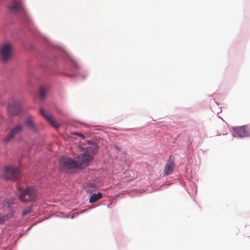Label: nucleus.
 <instances>
[{
    "label": "nucleus",
    "instance_id": "obj_10",
    "mask_svg": "<svg viewBox=\"0 0 250 250\" xmlns=\"http://www.w3.org/2000/svg\"><path fill=\"white\" fill-rule=\"evenodd\" d=\"M24 124L25 126L32 132L36 133L38 132V129L36 124L34 123V118L30 115L25 120Z\"/></svg>",
    "mask_w": 250,
    "mask_h": 250
},
{
    "label": "nucleus",
    "instance_id": "obj_12",
    "mask_svg": "<svg viewBox=\"0 0 250 250\" xmlns=\"http://www.w3.org/2000/svg\"><path fill=\"white\" fill-rule=\"evenodd\" d=\"M234 132L240 137H247L249 132L245 126L236 127L233 128Z\"/></svg>",
    "mask_w": 250,
    "mask_h": 250
},
{
    "label": "nucleus",
    "instance_id": "obj_17",
    "mask_svg": "<svg viewBox=\"0 0 250 250\" xmlns=\"http://www.w3.org/2000/svg\"><path fill=\"white\" fill-rule=\"evenodd\" d=\"M47 93V89L46 87H41L40 88V97L41 99H43L45 97Z\"/></svg>",
    "mask_w": 250,
    "mask_h": 250
},
{
    "label": "nucleus",
    "instance_id": "obj_16",
    "mask_svg": "<svg viewBox=\"0 0 250 250\" xmlns=\"http://www.w3.org/2000/svg\"><path fill=\"white\" fill-rule=\"evenodd\" d=\"M32 211V206H28V207H26L23 210L22 213V216H23V217L25 216L30 214V213H31Z\"/></svg>",
    "mask_w": 250,
    "mask_h": 250
},
{
    "label": "nucleus",
    "instance_id": "obj_7",
    "mask_svg": "<svg viewBox=\"0 0 250 250\" xmlns=\"http://www.w3.org/2000/svg\"><path fill=\"white\" fill-rule=\"evenodd\" d=\"M7 110L10 115L15 116L21 111V105L17 100H12L8 104Z\"/></svg>",
    "mask_w": 250,
    "mask_h": 250
},
{
    "label": "nucleus",
    "instance_id": "obj_4",
    "mask_svg": "<svg viewBox=\"0 0 250 250\" xmlns=\"http://www.w3.org/2000/svg\"><path fill=\"white\" fill-rule=\"evenodd\" d=\"M2 177L6 179L16 180L20 177V171L18 167L13 166H7L4 167Z\"/></svg>",
    "mask_w": 250,
    "mask_h": 250
},
{
    "label": "nucleus",
    "instance_id": "obj_8",
    "mask_svg": "<svg viewBox=\"0 0 250 250\" xmlns=\"http://www.w3.org/2000/svg\"><path fill=\"white\" fill-rule=\"evenodd\" d=\"M8 8L11 12L15 13L19 12H24V9L23 5L16 0L12 1L11 4L8 7Z\"/></svg>",
    "mask_w": 250,
    "mask_h": 250
},
{
    "label": "nucleus",
    "instance_id": "obj_6",
    "mask_svg": "<svg viewBox=\"0 0 250 250\" xmlns=\"http://www.w3.org/2000/svg\"><path fill=\"white\" fill-rule=\"evenodd\" d=\"M13 47L9 43L3 44L0 49V58L1 61L6 62L12 57Z\"/></svg>",
    "mask_w": 250,
    "mask_h": 250
},
{
    "label": "nucleus",
    "instance_id": "obj_19",
    "mask_svg": "<svg viewBox=\"0 0 250 250\" xmlns=\"http://www.w3.org/2000/svg\"><path fill=\"white\" fill-rule=\"evenodd\" d=\"M0 201L1 202H3V200H2L1 199H0Z\"/></svg>",
    "mask_w": 250,
    "mask_h": 250
},
{
    "label": "nucleus",
    "instance_id": "obj_14",
    "mask_svg": "<svg viewBox=\"0 0 250 250\" xmlns=\"http://www.w3.org/2000/svg\"><path fill=\"white\" fill-rule=\"evenodd\" d=\"M15 211L14 209H11L10 210L9 212L5 215H0V224H2L5 220L12 218L14 215Z\"/></svg>",
    "mask_w": 250,
    "mask_h": 250
},
{
    "label": "nucleus",
    "instance_id": "obj_13",
    "mask_svg": "<svg viewBox=\"0 0 250 250\" xmlns=\"http://www.w3.org/2000/svg\"><path fill=\"white\" fill-rule=\"evenodd\" d=\"M18 203L17 199L14 197L9 198L8 200L5 201V203L3 204V208H13V205H17Z\"/></svg>",
    "mask_w": 250,
    "mask_h": 250
},
{
    "label": "nucleus",
    "instance_id": "obj_5",
    "mask_svg": "<svg viewBox=\"0 0 250 250\" xmlns=\"http://www.w3.org/2000/svg\"><path fill=\"white\" fill-rule=\"evenodd\" d=\"M23 130V126L21 124H18L9 128V132L3 138V142L5 143H9L16 136L20 134Z\"/></svg>",
    "mask_w": 250,
    "mask_h": 250
},
{
    "label": "nucleus",
    "instance_id": "obj_15",
    "mask_svg": "<svg viewBox=\"0 0 250 250\" xmlns=\"http://www.w3.org/2000/svg\"><path fill=\"white\" fill-rule=\"evenodd\" d=\"M102 197V194L101 192H98L97 194H92L89 199V202L90 203H93L96 202L99 199H101Z\"/></svg>",
    "mask_w": 250,
    "mask_h": 250
},
{
    "label": "nucleus",
    "instance_id": "obj_9",
    "mask_svg": "<svg viewBox=\"0 0 250 250\" xmlns=\"http://www.w3.org/2000/svg\"><path fill=\"white\" fill-rule=\"evenodd\" d=\"M40 113L42 116H43L44 118L55 128H58L60 126V125L54 120L52 115L48 114L47 111L41 109L40 110Z\"/></svg>",
    "mask_w": 250,
    "mask_h": 250
},
{
    "label": "nucleus",
    "instance_id": "obj_1",
    "mask_svg": "<svg viewBox=\"0 0 250 250\" xmlns=\"http://www.w3.org/2000/svg\"><path fill=\"white\" fill-rule=\"evenodd\" d=\"M97 148L95 146H87L84 149L83 153L81 156H78L77 163L79 167L84 168L88 166L93 160L94 155L96 153Z\"/></svg>",
    "mask_w": 250,
    "mask_h": 250
},
{
    "label": "nucleus",
    "instance_id": "obj_18",
    "mask_svg": "<svg viewBox=\"0 0 250 250\" xmlns=\"http://www.w3.org/2000/svg\"><path fill=\"white\" fill-rule=\"evenodd\" d=\"M76 134H77V135H79V136H81V137L82 138H84V136H83V134H80V133H76Z\"/></svg>",
    "mask_w": 250,
    "mask_h": 250
},
{
    "label": "nucleus",
    "instance_id": "obj_2",
    "mask_svg": "<svg viewBox=\"0 0 250 250\" xmlns=\"http://www.w3.org/2000/svg\"><path fill=\"white\" fill-rule=\"evenodd\" d=\"M18 190L19 199L21 202H34L37 197V191L33 188L27 187L25 189L19 188Z\"/></svg>",
    "mask_w": 250,
    "mask_h": 250
},
{
    "label": "nucleus",
    "instance_id": "obj_3",
    "mask_svg": "<svg viewBox=\"0 0 250 250\" xmlns=\"http://www.w3.org/2000/svg\"><path fill=\"white\" fill-rule=\"evenodd\" d=\"M60 169L64 172H70L79 167L77 161L68 157H62L59 161Z\"/></svg>",
    "mask_w": 250,
    "mask_h": 250
},
{
    "label": "nucleus",
    "instance_id": "obj_11",
    "mask_svg": "<svg viewBox=\"0 0 250 250\" xmlns=\"http://www.w3.org/2000/svg\"><path fill=\"white\" fill-rule=\"evenodd\" d=\"M174 167V160L171 159L170 157L169 159L167 161L165 168L163 171L164 175H168L172 174L173 172V169Z\"/></svg>",
    "mask_w": 250,
    "mask_h": 250
}]
</instances>
